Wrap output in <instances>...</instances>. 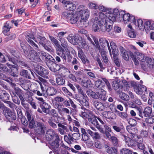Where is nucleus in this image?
Listing matches in <instances>:
<instances>
[{"label":"nucleus","mask_w":154,"mask_h":154,"mask_svg":"<svg viewBox=\"0 0 154 154\" xmlns=\"http://www.w3.org/2000/svg\"><path fill=\"white\" fill-rule=\"evenodd\" d=\"M49 38L51 41L56 46L57 48L56 49V54L65 60H66L67 57L69 62H70L72 57L68 49L64 50V49L60 45L58 41L53 36H49Z\"/></svg>","instance_id":"1"},{"label":"nucleus","mask_w":154,"mask_h":154,"mask_svg":"<svg viewBox=\"0 0 154 154\" xmlns=\"http://www.w3.org/2000/svg\"><path fill=\"white\" fill-rule=\"evenodd\" d=\"M41 55L45 57L46 64L51 71L56 72L60 69V65L55 63V60L51 55L45 52H41Z\"/></svg>","instance_id":"2"},{"label":"nucleus","mask_w":154,"mask_h":154,"mask_svg":"<svg viewBox=\"0 0 154 154\" xmlns=\"http://www.w3.org/2000/svg\"><path fill=\"white\" fill-rule=\"evenodd\" d=\"M102 20L104 21V23L101 27V31L103 32L106 31L109 32L112 28L113 21H116L115 17L112 15L109 18H102Z\"/></svg>","instance_id":"3"},{"label":"nucleus","mask_w":154,"mask_h":154,"mask_svg":"<svg viewBox=\"0 0 154 154\" xmlns=\"http://www.w3.org/2000/svg\"><path fill=\"white\" fill-rule=\"evenodd\" d=\"M100 18L98 19L97 17H95L94 19V23L92 25V30L95 32H100L101 30V27L103 26V24L104 23V21L102 20V16L105 18L106 16L104 15L103 13H100Z\"/></svg>","instance_id":"4"},{"label":"nucleus","mask_w":154,"mask_h":154,"mask_svg":"<svg viewBox=\"0 0 154 154\" xmlns=\"http://www.w3.org/2000/svg\"><path fill=\"white\" fill-rule=\"evenodd\" d=\"M38 54L35 51L32 49L30 51L29 53L28 51L27 54H24L29 60L36 62H40L41 61Z\"/></svg>","instance_id":"5"},{"label":"nucleus","mask_w":154,"mask_h":154,"mask_svg":"<svg viewBox=\"0 0 154 154\" xmlns=\"http://www.w3.org/2000/svg\"><path fill=\"white\" fill-rule=\"evenodd\" d=\"M60 140V137L57 139H55L51 141L49 143L51 149L53 151L55 154H61L60 153V151L61 150L59 148L60 144L59 141Z\"/></svg>","instance_id":"6"},{"label":"nucleus","mask_w":154,"mask_h":154,"mask_svg":"<svg viewBox=\"0 0 154 154\" xmlns=\"http://www.w3.org/2000/svg\"><path fill=\"white\" fill-rule=\"evenodd\" d=\"M45 136L46 140L49 141V142H50L55 139H57V138L59 137V134L52 129H49L47 130Z\"/></svg>","instance_id":"7"},{"label":"nucleus","mask_w":154,"mask_h":154,"mask_svg":"<svg viewBox=\"0 0 154 154\" xmlns=\"http://www.w3.org/2000/svg\"><path fill=\"white\" fill-rule=\"evenodd\" d=\"M135 55L137 56V58L141 62L140 64L142 68L145 69L146 68V65H144V63L146 61L147 57L142 53H140L138 51H136L134 52Z\"/></svg>","instance_id":"8"},{"label":"nucleus","mask_w":154,"mask_h":154,"mask_svg":"<svg viewBox=\"0 0 154 154\" xmlns=\"http://www.w3.org/2000/svg\"><path fill=\"white\" fill-rule=\"evenodd\" d=\"M80 137V134L79 133H76L71 135L69 134L68 136L65 135L64 136L65 140L67 139H68L69 141L68 143L69 144L71 143V141L74 142L76 140H78Z\"/></svg>","instance_id":"9"},{"label":"nucleus","mask_w":154,"mask_h":154,"mask_svg":"<svg viewBox=\"0 0 154 154\" xmlns=\"http://www.w3.org/2000/svg\"><path fill=\"white\" fill-rule=\"evenodd\" d=\"M35 38L34 35L32 34H29L26 36V39L28 43L32 47L37 51L40 50L39 48L37 45H36L31 39H34Z\"/></svg>","instance_id":"10"},{"label":"nucleus","mask_w":154,"mask_h":154,"mask_svg":"<svg viewBox=\"0 0 154 154\" xmlns=\"http://www.w3.org/2000/svg\"><path fill=\"white\" fill-rule=\"evenodd\" d=\"M35 128V131L37 134H45L46 127L43 123L41 122H38Z\"/></svg>","instance_id":"11"},{"label":"nucleus","mask_w":154,"mask_h":154,"mask_svg":"<svg viewBox=\"0 0 154 154\" xmlns=\"http://www.w3.org/2000/svg\"><path fill=\"white\" fill-rule=\"evenodd\" d=\"M40 106L42 109L43 112L49 114L50 110L51 108V106L48 103L42 102L40 103Z\"/></svg>","instance_id":"12"},{"label":"nucleus","mask_w":154,"mask_h":154,"mask_svg":"<svg viewBox=\"0 0 154 154\" xmlns=\"http://www.w3.org/2000/svg\"><path fill=\"white\" fill-rule=\"evenodd\" d=\"M37 72L42 77L45 78H48L47 76L49 73L48 71L42 66H39L38 70H37Z\"/></svg>","instance_id":"13"},{"label":"nucleus","mask_w":154,"mask_h":154,"mask_svg":"<svg viewBox=\"0 0 154 154\" xmlns=\"http://www.w3.org/2000/svg\"><path fill=\"white\" fill-rule=\"evenodd\" d=\"M14 90L10 92V94L11 96H18L20 100L23 98L22 96L23 91H22L18 87H14Z\"/></svg>","instance_id":"14"},{"label":"nucleus","mask_w":154,"mask_h":154,"mask_svg":"<svg viewBox=\"0 0 154 154\" xmlns=\"http://www.w3.org/2000/svg\"><path fill=\"white\" fill-rule=\"evenodd\" d=\"M112 86L114 90L118 91L122 89L123 86L121 85V81L120 79H116L112 82Z\"/></svg>","instance_id":"15"},{"label":"nucleus","mask_w":154,"mask_h":154,"mask_svg":"<svg viewBox=\"0 0 154 154\" xmlns=\"http://www.w3.org/2000/svg\"><path fill=\"white\" fill-rule=\"evenodd\" d=\"M146 89V87L144 85H140L136 86L134 87V90L136 93L139 95H141L144 91Z\"/></svg>","instance_id":"16"},{"label":"nucleus","mask_w":154,"mask_h":154,"mask_svg":"<svg viewBox=\"0 0 154 154\" xmlns=\"http://www.w3.org/2000/svg\"><path fill=\"white\" fill-rule=\"evenodd\" d=\"M30 72H31L32 75L33 76H35V74L32 72L31 71H28L26 70H25L24 69H22L20 73V74L21 76H23V77L29 79H31V75L30 73Z\"/></svg>","instance_id":"17"},{"label":"nucleus","mask_w":154,"mask_h":154,"mask_svg":"<svg viewBox=\"0 0 154 154\" xmlns=\"http://www.w3.org/2000/svg\"><path fill=\"white\" fill-rule=\"evenodd\" d=\"M97 99L100 101H105L107 97L106 95V92L103 90H101L100 92H97Z\"/></svg>","instance_id":"18"},{"label":"nucleus","mask_w":154,"mask_h":154,"mask_svg":"<svg viewBox=\"0 0 154 154\" xmlns=\"http://www.w3.org/2000/svg\"><path fill=\"white\" fill-rule=\"evenodd\" d=\"M79 12L81 19L88 20L90 14L89 11L88 9L81 10Z\"/></svg>","instance_id":"19"},{"label":"nucleus","mask_w":154,"mask_h":154,"mask_svg":"<svg viewBox=\"0 0 154 154\" xmlns=\"http://www.w3.org/2000/svg\"><path fill=\"white\" fill-rule=\"evenodd\" d=\"M93 105L97 109L100 111H103L104 109V105L98 100H94Z\"/></svg>","instance_id":"20"},{"label":"nucleus","mask_w":154,"mask_h":154,"mask_svg":"<svg viewBox=\"0 0 154 154\" xmlns=\"http://www.w3.org/2000/svg\"><path fill=\"white\" fill-rule=\"evenodd\" d=\"M5 116L7 119L10 122H13L16 119V116L10 111H8L6 113Z\"/></svg>","instance_id":"21"},{"label":"nucleus","mask_w":154,"mask_h":154,"mask_svg":"<svg viewBox=\"0 0 154 154\" xmlns=\"http://www.w3.org/2000/svg\"><path fill=\"white\" fill-rule=\"evenodd\" d=\"M60 42L62 47L65 49L64 50H65V49H68L70 52V51L71 53L73 54L75 52V51L71 47H69L68 48H67V47L68 46V43L67 41L65 40V39H62V40H60Z\"/></svg>","instance_id":"22"},{"label":"nucleus","mask_w":154,"mask_h":154,"mask_svg":"<svg viewBox=\"0 0 154 154\" xmlns=\"http://www.w3.org/2000/svg\"><path fill=\"white\" fill-rule=\"evenodd\" d=\"M102 115L108 119H114L116 118L115 114L110 111H104L102 113Z\"/></svg>","instance_id":"23"},{"label":"nucleus","mask_w":154,"mask_h":154,"mask_svg":"<svg viewBox=\"0 0 154 154\" xmlns=\"http://www.w3.org/2000/svg\"><path fill=\"white\" fill-rule=\"evenodd\" d=\"M67 39L70 43L74 45H76L78 43L79 39L74 35H69L68 36Z\"/></svg>","instance_id":"24"},{"label":"nucleus","mask_w":154,"mask_h":154,"mask_svg":"<svg viewBox=\"0 0 154 154\" xmlns=\"http://www.w3.org/2000/svg\"><path fill=\"white\" fill-rule=\"evenodd\" d=\"M0 94V99L4 102L6 103L9 100V95L5 91H1Z\"/></svg>","instance_id":"25"},{"label":"nucleus","mask_w":154,"mask_h":154,"mask_svg":"<svg viewBox=\"0 0 154 154\" xmlns=\"http://www.w3.org/2000/svg\"><path fill=\"white\" fill-rule=\"evenodd\" d=\"M144 65H146V67H149L150 68H153L154 67V60H152L151 58L147 57L146 61L144 63Z\"/></svg>","instance_id":"26"},{"label":"nucleus","mask_w":154,"mask_h":154,"mask_svg":"<svg viewBox=\"0 0 154 154\" xmlns=\"http://www.w3.org/2000/svg\"><path fill=\"white\" fill-rule=\"evenodd\" d=\"M64 7L65 9L71 11H73L76 8L75 4L69 1H67Z\"/></svg>","instance_id":"27"},{"label":"nucleus","mask_w":154,"mask_h":154,"mask_svg":"<svg viewBox=\"0 0 154 154\" xmlns=\"http://www.w3.org/2000/svg\"><path fill=\"white\" fill-rule=\"evenodd\" d=\"M46 92L48 95L49 96H53L55 95L57 93L56 89L52 86L48 87L46 90Z\"/></svg>","instance_id":"28"},{"label":"nucleus","mask_w":154,"mask_h":154,"mask_svg":"<svg viewBox=\"0 0 154 154\" xmlns=\"http://www.w3.org/2000/svg\"><path fill=\"white\" fill-rule=\"evenodd\" d=\"M125 142L128 146L129 147H131L134 145L135 142L133 140L123 135Z\"/></svg>","instance_id":"29"},{"label":"nucleus","mask_w":154,"mask_h":154,"mask_svg":"<svg viewBox=\"0 0 154 154\" xmlns=\"http://www.w3.org/2000/svg\"><path fill=\"white\" fill-rule=\"evenodd\" d=\"M144 26V29H145L146 30L149 31L154 29V23H152L151 24L149 21H146Z\"/></svg>","instance_id":"30"},{"label":"nucleus","mask_w":154,"mask_h":154,"mask_svg":"<svg viewBox=\"0 0 154 154\" xmlns=\"http://www.w3.org/2000/svg\"><path fill=\"white\" fill-rule=\"evenodd\" d=\"M79 103L83 106L88 107L89 106L88 98L86 95L82 96V97L81 98Z\"/></svg>","instance_id":"31"},{"label":"nucleus","mask_w":154,"mask_h":154,"mask_svg":"<svg viewBox=\"0 0 154 154\" xmlns=\"http://www.w3.org/2000/svg\"><path fill=\"white\" fill-rule=\"evenodd\" d=\"M10 75L13 77H17L18 76V69L15 66L13 65L11 69Z\"/></svg>","instance_id":"32"},{"label":"nucleus","mask_w":154,"mask_h":154,"mask_svg":"<svg viewBox=\"0 0 154 154\" xmlns=\"http://www.w3.org/2000/svg\"><path fill=\"white\" fill-rule=\"evenodd\" d=\"M88 20L81 19L77 23V25L80 27H87L88 25Z\"/></svg>","instance_id":"33"},{"label":"nucleus","mask_w":154,"mask_h":154,"mask_svg":"<svg viewBox=\"0 0 154 154\" xmlns=\"http://www.w3.org/2000/svg\"><path fill=\"white\" fill-rule=\"evenodd\" d=\"M110 44L113 56L117 55L118 54V50L115 43L113 42H110Z\"/></svg>","instance_id":"34"},{"label":"nucleus","mask_w":154,"mask_h":154,"mask_svg":"<svg viewBox=\"0 0 154 154\" xmlns=\"http://www.w3.org/2000/svg\"><path fill=\"white\" fill-rule=\"evenodd\" d=\"M79 18V17L77 14L73 13L69 21L72 24H75L78 22Z\"/></svg>","instance_id":"35"},{"label":"nucleus","mask_w":154,"mask_h":154,"mask_svg":"<svg viewBox=\"0 0 154 154\" xmlns=\"http://www.w3.org/2000/svg\"><path fill=\"white\" fill-rule=\"evenodd\" d=\"M119 97L122 100L125 101H128L129 100V97L128 95L126 94L125 93L121 92V91H118Z\"/></svg>","instance_id":"36"},{"label":"nucleus","mask_w":154,"mask_h":154,"mask_svg":"<svg viewBox=\"0 0 154 154\" xmlns=\"http://www.w3.org/2000/svg\"><path fill=\"white\" fill-rule=\"evenodd\" d=\"M50 42L46 40L43 43L41 42L40 45L43 47L44 48L49 51H51V47L49 45Z\"/></svg>","instance_id":"37"},{"label":"nucleus","mask_w":154,"mask_h":154,"mask_svg":"<svg viewBox=\"0 0 154 154\" xmlns=\"http://www.w3.org/2000/svg\"><path fill=\"white\" fill-rule=\"evenodd\" d=\"M59 148H60V149H61V150L60 151V153H61V154H63V153L64 154L65 153V152H67L64 149L68 150L70 149L69 147L65 145L63 142L60 143V145Z\"/></svg>","instance_id":"38"},{"label":"nucleus","mask_w":154,"mask_h":154,"mask_svg":"<svg viewBox=\"0 0 154 154\" xmlns=\"http://www.w3.org/2000/svg\"><path fill=\"white\" fill-rule=\"evenodd\" d=\"M58 112L61 115H64L65 114H69L70 113V110L63 106L61 109L59 110Z\"/></svg>","instance_id":"39"},{"label":"nucleus","mask_w":154,"mask_h":154,"mask_svg":"<svg viewBox=\"0 0 154 154\" xmlns=\"http://www.w3.org/2000/svg\"><path fill=\"white\" fill-rule=\"evenodd\" d=\"M106 152L109 154H117L118 150L114 147H110L107 149Z\"/></svg>","instance_id":"40"},{"label":"nucleus","mask_w":154,"mask_h":154,"mask_svg":"<svg viewBox=\"0 0 154 154\" xmlns=\"http://www.w3.org/2000/svg\"><path fill=\"white\" fill-rule=\"evenodd\" d=\"M128 131L131 134H134L137 131V129L134 126L128 125L126 127Z\"/></svg>","instance_id":"41"},{"label":"nucleus","mask_w":154,"mask_h":154,"mask_svg":"<svg viewBox=\"0 0 154 154\" xmlns=\"http://www.w3.org/2000/svg\"><path fill=\"white\" fill-rule=\"evenodd\" d=\"M143 112L145 116H149L152 112V109L149 106H147L144 109Z\"/></svg>","instance_id":"42"},{"label":"nucleus","mask_w":154,"mask_h":154,"mask_svg":"<svg viewBox=\"0 0 154 154\" xmlns=\"http://www.w3.org/2000/svg\"><path fill=\"white\" fill-rule=\"evenodd\" d=\"M86 92L87 94L89 97H91L94 99H97V93H96L95 92L91 90H88L86 91Z\"/></svg>","instance_id":"43"},{"label":"nucleus","mask_w":154,"mask_h":154,"mask_svg":"<svg viewBox=\"0 0 154 154\" xmlns=\"http://www.w3.org/2000/svg\"><path fill=\"white\" fill-rule=\"evenodd\" d=\"M55 119H53L52 117H51L48 121V123L50 126L54 129H56L57 128V125L56 124L57 123L54 122Z\"/></svg>","instance_id":"44"},{"label":"nucleus","mask_w":154,"mask_h":154,"mask_svg":"<svg viewBox=\"0 0 154 154\" xmlns=\"http://www.w3.org/2000/svg\"><path fill=\"white\" fill-rule=\"evenodd\" d=\"M88 114L92 116H93L92 112L89 110H85V112L82 111L80 115L83 118H86Z\"/></svg>","instance_id":"45"},{"label":"nucleus","mask_w":154,"mask_h":154,"mask_svg":"<svg viewBox=\"0 0 154 154\" xmlns=\"http://www.w3.org/2000/svg\"><path fill=\"white\" fill-rule=\"evenodd\" d=\"M54 122L56 123L57 124V126H58V127H60V128H61L62 129H63L66 132L69 131V130L67 127L63 125V123L59 122L58 119H57V120H56V119H55Z\"/></svg>","instance_id":"46"},{"label":"nucleus","mask_w":154,"mask_h":154,"mask_svg":"<svg viewBox=\"0 0 154 154\" xmlns=\"http://www.w3.org/2000/svg\"><path fill=\"white\" fill-rule=\"evenodd\" d=\"M134 152L126 148H123L120 150V154H133Z\"/></svg>","instance_id":"47"},{"label":"nucleus","mask_w":154,"mask_h":154,"mask_svg":"<svg viewBox=\"0 0 154 154\" xmlns=\"http://www.w3.org/2000/svg\"><path fill=\"white\" fill-rule=\"evenodd\" d=\"M56 81L57 83L59 85H63L65 84V80L62 77L56 78Z\"/></svg>","instance_id":"48"},{"label":"nucleus","mask_w":154,"mask_h":154,"mask_svg":"<svg viewBox=\"0 0 154 154\" xmlns=\"http://www.w3.org/2000/svg\"><path fill=\"white\" fill-rule=\"evenodd\" d=\"M11 28V27L9 25L8 23L6 22L4 24L3 26V33L4 35H6L7 32L9 31Z\"/></svg>","instance_id":"49"},{"label":"nucleus","mask_w":154,"mask_h":154,"mask_svg":"<svg viewBox=\"0 0 154 154\" xmlns=\"http://www.w3.org/2000/svg\"><path fill=\"white\" fill-rule=\"evenodd\" d=\"M91 82L90 80L87 79L82 81L81 84L84 87L88 88L90 86Z\"/></svg>","instance_id":"50"},{"label":"nucleus","mask_w":154,"mask_h":154,"mask_svg":"<svg viewBox=\"0 0 154 154\" xmlns=\"http://www.w3.org/2000/svg\"><path fill=\"white\" fill-rule=\"evenodd\" d=\"M145 119V122L148 124H152L154 123V116H146Z\"/></svg>","instance_id":"51"},{"label":"nucleus","mask_w":154,"mask_h":154,"mask_svg":"<svg viewBox=\"0 0 154 154\" xmlns=\"http://www.w3.org/2000/svg\"><path fill=\"white\" fill-rule=\"evenodd\" d=\"M25 113L28 122L34 119L33 116L31 111L26 110Z\"/></svg>","instance_id":"52"},{"label":"nucleus","mask_w":154,"mask_h":154,"mask_svg":"<svg viewBox=\"0 0 154 154\" xmlns=\"http://www.w3.org/2000/svg\"><path fill=\"white\" fill-rule=\"evenodd\" d=\"M73 11L67 10L63 12L62 15L66 18H70L72 15L73 14Z\"/></svg>","instance_id":"53"},{"label":"nucleus","mask_w":154,"mask_h":154,"mask_svg":"<svg viewBox=\"0 0 154 154\" xmlns=\"http://www.w3.org/2000/svg\"><path fill=\"white\" fill-rule=\"evenodd\" d=\"M7 56L8 58L9 61L14 64L17 65V61L18 59V57H12L8 55H7Z\"/></svg>","instance_id":"54"},{"label":"nucleus","mask_w":154,"mask_h":154,"mask_svg":"<svg viewBox=\"0 0 154 154\" xmlns=\"http://www.w3.org/2000/svg\"><path fill=\"white\" fill-rule=\"evenodd\" d=\"M39 122L35 121L34 119L29 122V127L30 129L35 128Z\"/></svg>","instance_id":"55"},{"label":"nucleus","mask_w":154,"mask_h":154,"mask_svg":"<svg viewBox=\"0 0 154 154\" xmlns=\"http://www.w3.org/2000/svg\"><path fill=\"white\" fill-rule=\"evenodd\" d=\"M118 115L122 119H126L128 116V115L126 112H121L116 110Z\"/></svg>","instance_id":"56"},{"label":"nucleus","mask_w":154,"mask_h":154,"mask_svg":"<svg viewBox=\"0 0 154 154\" xmlns=\"http://www.w3.org/2000/svg\"><path fill=\"white\" fill-rule=\"evenodd\" d=\"M104 83L102 80L99 79L95 82V85L96 87L98 88L104 87Z\"/></svg>","instance_id":"57"},{"label":"nucleus","mask_w":154,"mask_h":154,"mask_svg":"<svg viewBox=\"0 0 154 154\" xmlns=\"http://www.w3.org/2000/svg\"><path fill=\"white\" fill-rule=\"evenodd\" d=\"M21 104L22 106L26 110H28L29 109V104L25 102L24 98L20 99Z\"/></svg>","instance_id":"58"},{"label":"nucleus","mask_w":154,"mask_h":154,"mask_svg":"<svg viewBox=\"0 0 154 154\" xmlns=\"http://www.w3.org/2000/svg\"><path fill=\"white\" fill-rule=\"evenodd\" d=\"M109 140L112 142V144L114 146H118V140L116 137L112 136Z\"/></svg>","instance_id":"59"},{"label":"nucleus","mask_w":154,"mask_h":154,"mask_svg":"<svg viewBox=\"0 0 154 154\" xmlns=\"http://www.w3.org/2000/svg\"><path fill=\"white\" fill-rule=\"evenodd\" d=\"M78 44H79V45L82 48H87L88 46L87 43L86 41L83 39H82L78 42Z\"/></svg>","instance_id":"60"},{"label":"nucleus","mask_w":154,"mask_h":154,"mask_svg":"<svg viewBox=\"0 0 154 154\" xmlns=\"http://www.w3.org/2000/svg\"><path fill=\"white\" fill-rule=\"evenodd\" d=\"M139 27L140 29H144V25L143 24V21L142 20L138 19L137 21V24H135Z\"/></svg>","instance_id":"61"},{"label":"nucleus","mask_w":154,"mask_h":154,"mask_svg":"<svg viewBox=\"0 0 154 154\" xmlns=\"http://www.w3.org/2000/svg\"><path fill=\"white\" fill-rule=\"evenodd\" d=\"M7 104V106H9L10 108L14 109H17V106L14 103L10 101H8L6 102L5 103Z\"/></svg>","instance_id":"62"},{"label":"nucleus","mask_w":154,"mask_h":154,"mask_svg":"<svg viewBox=\"0 0 154 154\" xmlns=\"http://www.w3.org/2000/svg\"><path fill=\"white\" fill-rule=\"evenodd\" d=\"M137 109V116H136L135 118H138V116H139L141 118H143V116L142 114V110L141 108L138 106L136 107Z\"/></svg>","instance_id":"63"},{"label":"nucleus","mask_w":154,"mask_h":154,"mask_svg":"<svg viewBox=\"0 0 154 154\" xmlns=\"http://www.w3.org/2000/svg\"><path fill=\"white\" fill-rule=\"evenodd\" d=\"M36 37L38 40L39 41V44L40 45L41 42L43 43V42L47 40L45 37L41 36L39 35H37Z\"/></svg>","instance_id":"64"}]
</instances>
